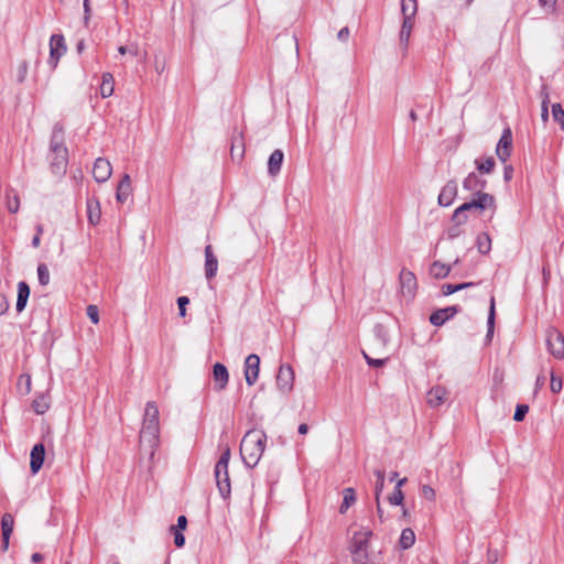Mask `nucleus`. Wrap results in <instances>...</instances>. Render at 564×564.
Here are the masks:
<instances>
[{
  "label": "nucleus",
  "mask_w": 564,
  "mask_h": 564,
  "mask_svg": "<svg viewBox=\"0 0 564 564\" xmlns=\"http://www.w3.org/2000/svg\"><path fill=\"white\" fill-rule=\"evenodd\" d=\"M187 525V519L185 516H180L177 518V524L174 525L177 530L183 531L186 529Z\"/></svg>",
  "instance_id": "obj_56"
},
{
  "label": "nucleus",
  "mask_w": 564,
  "mask_h": 564,
  "mask_svg": "<svg viewBox=\"0 0 564 564\" xmlns=\"http://www.w3.org/2000/svg\"><path fill=\"white\" fill-rule=\"evenodd\" d=\"M230 459V448L226 447L221 453L218 462L215 466V478L217 482L218 490L223 498H228L231 492L230 479L228 473V465Z\"/></svg>",
  "instance_id": "obj_6"
},
{
  "label": "nucleus",
  "mask_w": 564,
  "mask_h": 564,
  "mask_svg": "<svg viewBox=\"0 0 564 564\" xmlns=\"http://www.w3.org/2000/svg\"><path fill=\"white\" fill-rule=\"evenodd\" d=\"M171 531L174 534V543L177 547H182L185 544V536L182 531L177 530L174 525L171 527Z\"/></svg>",
  "instance_id": "obj_49"
},
{
  "label": "nucleus",
  "mask_w": 564,
  "mask_h": 564,
  "mask_svg": "<svg viewBox=\"0 0 564 564\" xmlns=\"http://www.w3.org/2000/svg\"><path fill=\"white\" fill-rule=\"evenodd\" d=\"M539 2L543 8L553 9L556 0H539Z\"/></svg>",
  "instance_id": "obj_59"
},
{
  "label": "nucleus",
  "mask_w": 564,
  "mask_h": 564,
  "mask_svg": "<svg viewBox=\"0 0 564 564\" xmlns=\"http://www.w3.org/2000/svg\"><path fill=\"white\" fill-rule=\"evenodd\" d=\"M421 495L430 501H433L435 499V490L429 485L422 486Z\"/></svg>",
  "instance_id": "obj_50"
},
{
  "label": "nucleus",
  "mask_w": 564,
  "mask_h": 564,
  "mask_svg": "<svg viewBox=\"0 0 564 564\" xmlns=\"http://www.w3.org/2000/svg\"><path fill=\"white\" fill-rule=\"evenodd\" d=\"M205 253V276L207 280H212L218 270V260L213 252L210 245H207L204 250Z\"/></svg>",
  "instance_id": "obj_17"
},
{
  "label": "nucleus",
  "mask_w": 564,
  "mask_h": 564,
  "mask_svg": "<svg viewBox=\"0 0 564 564\" xmlns=\"http://www.w3.org/2000/svg\"><path fill=\"white\" fill-rule=\"evenodd\" d=\"M230 153H231L232 159H236V158L241 159L245 153V142H243L242 131L238 130L237 128H235L234 132H232Z\"/></svg>",
  "instance_id": "obj_23"
},
{
  "label": "nucleus",
  "mask_w": 564,
  "mask_h": 564,
  "mask_svg": "<svg viewBox=\"0 0 564 564\" xmlns=\"http://www.w3.org/2000/svg\"><path fill=\"white\" fill-rule=\"evenodd\" d=\"M401 292L406 297H412L416 289V278L413 272L402 269L400 272Z\"/></svg>",
  "instance_id": "obj_12"
},
{
  "label": "nucleus",
  "mask_w": 564,
  "mask_h": 564,
  "mask_svg": "<svg viewBox=\"0 0 564 564\" xmlns=\"http://www.w3.org/2000/svg\"><path fill=\"white\" fill-rule=\"evenodd\" d=\"M476 169L481 174H490L494 171L495 167V160L492 156H489L485 160H475Z\"/></svg>",
  "instance_id": "obj_34"
},
{
  "label": "nucleus",
  "mask_w": 564,
  "mask_h": 564,
  "mask_svg": "<svg viewBox=\"0 0 564 564\" xmlns=\"http://www.w3.org/2000/svg\"><path fill=\"white\" fill-rule=\"evenodd\" d=\"M9 308V302L7 300V296L3 294H0V316L3 315Z\"/></svg>",
  "instance_id": "obj_55"
},
{
  "label": "nucleus",
  "mask_w": 564,
  "mask_h": 564,
  "mask_svg": "<svg viewBox=\"0 0 564 564\" xmlns=\"http://www.w3.org/2000/svg\"><path fill=\"white\" fill-rule=\"evenodd\" d=\"M546 378L542 375L538 376L535 381V390L541 389L545 383Z\"/></svg>",
  "instance_id": "obj_60"
},
{
  "label": "nucleus",
  "mask_w": 564,
  "mask_h": 564,
  "mask_svg": "<svg viewBox=\"0 0 564 564\" xmlns=\"http://www.w3.org/2000/svg\"><path fill=\"white\" fill-rule=\"evenodd\" d=\"M37 279L39 283L43 286L50 283V271L45 263H40L37 265Z\"/></svg>",
  "instance_id": "obj_40"
},
{
  "label": "nucleus",
  "mask_w": 564,
  "mask_h": 564,
  "mask_svg": "<svg viewBox=\"0 0 564 564\" xmlns=\"http://www.w3.org/2000/svg\"><path fill=\"white\" fill-rule=\"evenodd\" d=\"M189 303V299L187 296H180L177 299V305L180 310V315L185 316L186 308L185 306Z\"/></svg>",
  "instance_id": "obj_52"
},
{
  "label": "nucleus",
  "mask_w": 564,
  "mask_h": 564,
  "mask_svg": "<svg viewBox=\"0 0 564 564\" xmlns=\"http://www.w3.org/2000/svg\"><path fill=\"white\" fill-rule=\"evenodd\" d=\"M546 346L555 358L562 359L564 357V336L556 328L550 327L545 334Z\"/></svg>",
  "instance_id": "obj_7"
},
{
  "label": "nucleus",
  "mask_w": 564,
  "mask_h": 564,
  "mask_svg": "<svg viewBox=\"0 0 564 564\" xmlns=\"http://www.w3.org/2000/svg\"><path fill=\"white\" fill-rule=\"evenodd\" d=\"M459 310L460 308L457 305L440 308L430 315V323L434 326H442L446 321L454 317Z\"/></svg>",
  "instance_id": "obj_13"
},
{
  "label": "nucleus",
  "mask_w": 564,
  "mask_h": 564,
  "mask_svg": "<svg viewBox=\"0 0 564 564\" xmlns=\"http://www.w3.org/2000/svg\"><path fill=\"white\" fill-rule=\"evenodd\" d=\"M373 474L377 478L376 485H375V497H376V501H378L380 499V495L382 494L383 488H384V480H386L384 470L376 469L373 471Z\"/></svg>",
  "instance_id": "obj_37"
},
{
  "label": "nucleus",
  "mask_w": 564,
  "mask_h": 564,
  "mask_svg": "<svg viewBox=\"0 0 564 564\" xmlns=\"http://www.w3.org/2000/svg\"><path fill=\"white\" fill-rule=\"evenodd\" d=\"M529 412V406L527 404H518L513 414V420L516 422H521Z\"/></svg>",
  "instance_id": "obj_46"
},
{
  "label": "nucleus",
  "mask_w": 564,
  "mask_h": 564,
  "mask_svg": "<svg viewBox=\"0 0 564 564\" xmlns=\"http://www.w3.org/2000/svg\"><path fill=\"white\" fill-rule=\"evenodd\" d=\"M14 518L11 513H4L1 518V530H2V546L8 549L9 540L13 532Z\"/></svg>",
  "instance_id": "obj_24"
},
{
  "label": "nucleus",
  "mask_w": 564,
  "mask_h": 564,
  "mask_svg": "<svg viewBox=\"0 0 564 564\" xmlns=\"http://www.w3.org/2000/svg\"><path fill=\"white\" fill-rule=\"evenodd\" d=\"M543 91H544V94H543L544 96H543L542 105H541V118L544 122H546L549 119V93L546 91L545 87L543 88Z\"/></svg>",
  "instance_id": "obj_44"
},
{
  "label": "nucleus",
  "mask_w": 564,
  "mask_h": 564,
  "mask_svg": "<svg viewBox=\"0 0 564 564\" xmlns=\"http://www.w3.org/2000/svg\"><path fill=\"white\" fill-rule=\"evenodd\" d=\"M284 154L281 150H274L268 161V172L270 175H276L282 166Z\"/></svg>",
  "instance_id": "obj_26"
},
{
  "label": "nucleus",
  "mask_w": 564,
  "mask_h": 564,
  "mask_svg": "<svg viewBox=\"0 0 564 564\" xmlns=\"http://www.w3.org/2000/svg\"><path fill=\"white\" fill-rule=\"evenodd\" d=\"M23 381H26L25 392L29 393L31 390V377L29 375H21L19 378V383L21 384Z\"/></svg>",
  "instance_id": "obj_57"
},
{
  "label": "nucleus",
  "mask_w": 564,
  "mask_h": 564,
  "mask_svg": "<svg viewBox=\"0 0 564 564\" xmlns=\"http://www.w3.org/2000/svg\"><path fill=\"white\" fill-rule=\"evenodd\" d=\"M373 334H375L377 341L380 345L386 346L388 344V341H389L388 329L382 324H377L373 327Z\"/></svg>",
  "instance_id": "obj_38"
},
{
  "label": "nucleus",
  "mask_w": 564,
  "mask_h": 564,
  "mask_svg": "<svg viewBox=\"0 0 564 564\" xmlns=\"http://www.w3.org/2000/svg\"><path fill=\"white\" fill-rule=\"evenodd\" d=\"M414 542H415L414 531L410 528L403 529L401 532V535H400V540H399L400 547L402 550H408L414 544Z\"/></svg>",
  "instance_id": "obj_32"
},
{
  "label": "nucleus",
  "mask_w": 564,
  "mask_h": 564,
  "mask_svg": "<svg viewBox=\"0 0 564 564\" xmlns=\"http://www.w3.org/2000/svg\"><path fill=\"white\" fill-rule=\"evenodd\" d=\"M67 47L65 39L62 34H53L50 39V57L48 64L54 69L56 68L59 58L66 53Z\"/></svg>",
  "instance_id": "obj_8"
},
{
  "label": "nucleus",
  "mask_w": 564,
  "mask_h": 564,
  "mask_svg": "<svg viewBox=\"0 0 564 564\" xmlns=\"http://www.w3.org/2000/svg\"><path fill=\"white\" fill-rule=\"evenodd\" d=\"M112 169L107 159L98 158L93 167V175L96 182L104 183L109 180Z\"/></svg>",
  "instance_id": "obj_14"
},
{
  "label": "nucleus",
  "mask_w": 564,
  "mask_h": 564,
  "mask_svg": "<svg viewBox=\"0 0 564 564\" xmlns=\"http://www.w3.org/2000/svg\"><path fill=\"white\" fill-rule=\"evenodd\" d=\"M362 355H364L367 364L370 367H375V368L382 367L383 365H386V362L388 360V358H378V359L371 358L365 351H362Z\"/></svg>",
  "instance_id": "obj_48"
},
{
  "label": "nucleus",
  "mask_w": 564,
  "mask_h": 564,
  "mask_svg": "<svg viewBox=\"0 0 564 564\" xmlns=\"http://www.w3.org/2000/svg\"><path fill=\"white\" fill-rule=\"evenodd\" d=\"M267 443V434L262 430L248 431L240 443V455L245 465L253 468L263 455Z\"/></svg>",
  "instance_id": "obj_3"
},
{
  "label": "nucleus",
  "mask_w": 564,
  "mask_h": 564,
  "mask_svg": "<svg viewBox=\"0 0 564 564\" xmlns=\"http://www.w3.org/2000/svg\"><path fill=\"white\" fill-rule=\"evenodd\" d=\"M430 272L435 279H444L449 274L451 265L442 263L441 261H434Z\"/></svg>",
  "instance_id": "obj_29"
},
{
  "label": "nucleus",
  "mask_w": 564,
  "mask_h": 564,
  "mask_svg": "<svg viewBox=\"0 0 564 564\" xmlns=\"http://www.w3.org/2000/svg\"><path fill=\"white\" fill-rule=\"evenodd\" d=\"M512 132L510 128H506L497 143L496 153L501 162H506L511 154Z\"/></svg>",
  "instance_id": "obj_10"
},
{
  "label": "nucleus",
  "mask_w": 564,
  "mask_h": 564,
  "mask_svg": "<svg viewBox=\"0 0 564 564\" xmlns=\"http://www.w3.org/2000/svg\"><path fill=\"white\" fill-rule=\"evenodd\" d=\"M476 247L481 254H487L491 250V238L487 232H480L476 239Z\"/></svg>",
  "instance_id": "obj_31"
},
{
  "label": "nucleus",
  "mask_w": 564,
  "mask_h": 564,
  "mask_svg": "<svg viewBox=\"0 0 564 564\" xmlns=\"http://www.w3.org/2000/svg\"><path fill=\"white\" fill-rule=\"evenodd\" d=\"M475 285H476V283H474V282H465V283L456 284V288H457V292H458V291H462V290H465L467 288H471Z\"/></svg>",
  "instance_id": "obj_62"
},
{
  "label": "nucleus",
  "mask_w": 564,
  "mask_h": 564,
  "mask_svg": "<svg viewBox=\"0 0 564 564\" xmlns=\"http://www.w3.org/2000/svg\"><path fill=\"white\" fill-rule=\"evenodd\" d=\"M415 18L403 17L399 41L401 48L406 52L409 47L410 36L414 26Z\"/></svg>",
  "instance_id": "obj_19"
},
{
  "label": "nucleus",
  "mask_w": 564,
  "mask_h": 564,
  "mask_svg": "<svg viewBox=\"0 0 564 564\" xmlns=\"http://www.w3.org/2000/svg\"><path fill=\"white\" fill-rule=\"evenodd\" d=\"M32 408L35 413L44 414L50 408L47 398L45 395H39L33 400Z\"/></svg>",
  "instance_id": "obj_39"
},
{
  "label": "nucleus",
  "mask_w": 564,
  "mask_h": 564,
  "mask_svg": "<svg viewBox=\"0 0 564 564\" xmlns=\"http://www.w3.org/2000/svg\"><path fill=\"white\" fill-rule=\"evenodd\" d=\"M417 12L416 0H401L402 17L415 18Z\"/></svg>",
  "instance_id": "obj_35"
},
{
  "label": "nucleus",
  "mask_w": 564,
  "mask_h": 564,
  "mask_svg": "<svg viewBox=\"0 0 564 564\" xmlns=\"http://www.w3.org/2000/svg\"><path fill=\"white\" fill-rule=\"evenodd\" d=\"M83 7H84V22L85 24L87 25L88 22H89V19H90V12H91V9H90V0H84L83 2Z\"/></svg>",
  "instance_id": "obj_53"
},
{
  "label": "nucleus",
  "mask_w": 564,
  "mask_h": 564,
  "mask_svg": "<svg viewBox=\"0 0 564 564\" xmlns=\"http://www.w3.org/2000/svg\"><path fill=\"white\" fill-rule=\"evenodd\" d=\"M6 205L10 213L15 214L20 208V199L19 196L14 193V191L9 189L6 192Z\"/></svg>",
  "instance_id": "obj_33"
},
{
  "label": "nucleus",
  "mask_w": 564,
  "mask_h": 564,
  "mask_svg": "<svg viewBox=\"0 0 564 564\" xmlns=\"http://www.w3.org/2000/svg\"><path fill=\"white\" fill-rule=\"evenodd\" d=\"M475 285H476V283H474V282H465V283L456 284V288H457V292H458V291H462V290H465L467 288H471Z\"/></svg>",
  "instance_id": "obj_61"
},
{
  "label": "nucleus",
  "mask_w": 564,
  "mask_h": 564,
  "mask_svg": "<svg viewBox=\"0 0 564 564\" xmlns=\"http://www.w3.org/2000/svg\"><path fill=\"white\" fill-rule=\"evenodd\" d=\"M495 316H496V311H495V299L491 297L490 300V306H489V313H488V319H487V334H486V339L487 340H490L494 336V329H495Z\"/></svg>",
  "instance_id": "obj_36"
},
{
  "label": "nucleus",
  "mask_w": 564,
  "mask_h": 564,
  "mask_svg": "<svg viewBox=\"0 0 564 564\" xmlns=\"http://www.w3.org/2000/svg\"><path fill=\"white\" fill-rule=\"evenodd\" d=\"M86 312H87V316L89 317L91 323H94V324L99 323V310H98L97 305H94V304L88 305Z\"/></svg>",
  "instance_id": "obj_47"
},
{
  "label": "nucleus",
  "mask_w": 564,
  "mask_h": 564,
  "mask_svg": "<svg viewBox=\"0 0 564 564\" xmlns=\"http://www.w3.org/2000/svg\"><path fill=\"white\" fill-rule=\"evenodd\" d=\"M294 372L290 365H281L276 375V384L282 392H289L293 388Z\"/></svg>",
  "instance_id": "obj_11"
},
{
  "label": "nucleus",
  "mask_w": 564,
  "mask_h": 564,
  "mask_svg": "<svg viewBox=\"0 0 564 564\" xmlns=\"http://www.w3.org/2000/svg\"><path fill=\"white\" fill-rule=\"evenodd\" d=\"M31 561L34 564H39L43 561V555L41 553H33L31 556Z\"/></svg>",
  "instance_id": "obj_63"
},
{
  "label": "nucleus",
  "mask_w": 564,
  "mask_h": 564,
  "mask_svg": "<svg viewBox=\"0 0 564 564\" xmlns=\"http://www.w3.org/2000/svg\"><path fill=\"white\" fill-rule=\"evenodd\" d=\"M390 505L400 506L404 500V495L401 489L394 488L393 492L388 498Z\"/></svg>",
  "instance_id": "obj_43"
},
{
  "label": "nucleus",
  "mask_w": 564,
  "mask_h": 564,
  "mask_svg": "<svg viewBox=\"0 0 564 564\" xmlns=\"http://www.w3.org/2000/svg\"><path fill=\"white\" fill-rule=\"evenodd\" d=\"M487 208H496L495 197L488 193H477L475 197L457 207L453 214V220L464 224L467 220L466 212L477 209L482 212Z\"/></svg>",
  "instance_id": "obj_5"
},
{
  "label": "nucleus",
  "mask_w": 564,
  "mask_h": 564,
  "mask_svg": "<svg viewBox=\"0 0 564 564\" xmlns=\"http://www.w3.org/2000/svg\"><path fill=\"white\" fill-rule=\"evenodd\" d=\"M457 195V183L455 181L447 182L438 195V204L448 207Z\"/></svg>",
  "instance_id": "obj_18"
},
{
  "label": "nucleus",
  "mask_w": 564,
  "mask_h": 564,
  "mask_svg": "<svg viewBox=\"0 0 564 564\" xmlns=\"http://www.w3.org/2000/svg\"><path fill=\"white\" fill-rule=\"evenodd\" d=\"M356 501V492L351 487L343 490V502L339 507V513L344 514Z\"/></svg>",
  "instance_id": "obj_28"
},
{
  "label": "nucleus",
  "mask_w": 564,
  "mask_h": 564,
  "mask_svg": "<svg viewBox=\"0 0 564 564\" xmlns=\"http://www.w3.org/2000/svg\"><path fill=\"white\" fill-rule=\"evenodd\" d=\"M213 378L215 380L216 390H224L227 387L229 380L227 368L223 364L216 362L213 367Z\"/></svg>",
  "instance_id": "obj_20"
},
{
  "label": "nucleus",
  "mask_w": 564,
  "mask_h": 564,
  "mask_svg": "<svg viewBox=\"0 0 564 564\" xmlns=\"http://www.w3.org/2000/svg\"><path fill=\"white\" fill-rule=\"evenodd\" d=\"M297 432L301 435H305L308 432V425L305 424V423L300 424L299 429H297Z\"/></svg>",
  "instance_id": "obj_64"
},
{
  "label": "nucleus",
  "mask_w": 564,
  "mask_h": 564,
  "mask_svg": "<svg viewBox=\"0 0 564 564\" xmlns=\"http://www.w3.org/2000/svg\"><path fill=\"white\" fill-rule=\"evenodd\" d=\"M462 224H458V221H456V225L452 226L448 228L447 230V238L453 240L455 238H457L460 234H462V230H460V226Z\"/></svg>",
  "instance_id": "obj_51"
},
{
  "label": "nucleus",
  "mask_w": 564,
  "mask_h": 564,
  "mask_svg": "<svg viewBox=\"0 0 564 564\" xmlns=\"http://www.w3.org/2000/svg\"><path fill=\"white\" fill-rule=\"evenodd\" d=\"M349 36V29L347 26L339 30L337 37L340 41H346Z\"/></svg>",
  "instance_id": "obj_58"
},
{
  "label": "nucleus",
  "mask_w": 564,
  "mask_h": 564,
  "mask_svg": "<svg viewBox=\"0 0 564 564\" xmlns=\"http://www.w3.org/2000/svg\"><path fill=\"white\" fill-rule=\"evenodd\" d=\"M260 358L257 354H250L245 360V378L248 386H253L259 377Z\"/></svg>",
  "instance_id": "obj_9"
},
{
  "label": "nucleus",
  "mask_w": 564,
  "mask_h": 564,
  "mask_svg": "<svg viewBox=\"0 0 564 564\" xmlns=\"http://www.w3.org/2000/svg\"><path fill=\"white\" fill-rule=\"evenodd\" d=\"M552 116L554 121L558 122L561 129L564 131V110L561 104L556 102L552 105Z\"/></svg>",
  "instance_id": "obj_41"
},
{
  "label": "nucleus",
  "mask_w": 564,
  "mask_h": 564,
  "mask_svg": "<svg viewBox=\"0 0 564 564\" xmlns=\"http://www.w3.org/2000/svg\"><path fill=\"white\" fill-rule=\"evenodd\" d=\"M131 194V180L128 174H124L117 187V200L120 203L127 202Z\"/></svg>",
  "instance_id": "obj_27"
},
{
  "label": "nucleus",
  "mask_w": 564,
  "mask_h": 564,
  "mask_svg": "<svg viewBox=\"0 0 564 564\" xmlns=\"http://www.w3.org/2000/svg\"><path fill=\"white\" fill-rule=\"evenodd\" d=\"M45 458V447L42 443H37L33 446L30 454V468L32 474L39 473L42 468Z\"/></svg>",
  "instance_id": "obj_16"
},
{
  "label": "nucleus",
  "mask_w": 564,
  "mask_h": 564,
  "mask_svg": "<svg viewBox=\"0 0 564 564\" xmlns=\"http://www.w3.org/2000/svg\"><path fill=\"white\" fill-rule=\"evenodd\" d=\"M47 160L51 172L61 177L65 175L68 165V149L64 142V130L62 124L56 123L53 127Z\"/></svg>",
  "instance_id": "obj_2"
},
{
  "label": "nucleus",
  "mask_w": 564,
  "mask_h": 564,
  "mask_svg": "<svg viewBox=\"0 0 564 564\" xmlns=\"http://www.w3.org/2000/svg\"><path fill=\"white\" fill-rule=\"evenodd\" d=\"M28 70H29V64L26 61H22L20 62V64L18 65V68H17V82L18 83H23L25 80V77L28 75Z\"/></svg>",
  "instance_id": "obj_42"
},
{
  "label": "nucleus",
  "mask_w": 564,
  "mask_h": 564,
  "mask_svg": "<svg viewBox=\"0 0 564 564\" xmlns=\"http://www.w3.org/2000/svg\"><path fill=\"white\" fill-rule=\"evenodd\" d=\"M446 397V389L441 386H435L429 390L426 394V402L431 408H438L445 402Z\"/></svg>",
  "instance_id": "obj_21"
},
{
  "label": "nucleus",
  "mask_w": 564,
  "mask_h": 564,
  "mask_svg": "<svg viewBox=\"0 0 564 564\" xmlns=\"http://www.w3.org/2000/svg\"><path fill=\"white\" fill-rule=\"evenodd\" d=\"M373 532L370 528H361L354 532L349 551L355 564H368V547Z\"/></svg>",
  "instance_id": "obj_4"
},
{
  "label": "nucleus",
  "mask_w": 564,
  "mask_h": 564,
  "mask_svg": "<svg viewBox=\"0 0 564 564\" xmlns=\"http://www.w3.org/2000/svg\"><path fill=\"white\" fill-rule=\"evenodd\" d=\"M139 442L141 451L152 460L160 444V412L154 401L145 404Z\"/></svg>",
  "instance_id": "obj_1"
},
{
  "label": "nucleus",
  "mask_w": 564,
  "mask_h": 564,
  "mask_svg": "<svg viewBox=\"0 0 564 564\" xmlns=\"http://www.w3.org/2000/svg\"><path fill=\"white\" fill-rule=\"evenodd\" d=\"M86 209L88 223L93 226L98 225L101 218V208L99 200L95 197L87 198Z\"/></svg>",
  "instance_id": "obj_22"
},
{
  "label": "nucleus",
  "mask_w": 564,
  "mask_h": 564,
  "mask_svg": "<svg viewBox=\"0 0 564 564\" xmlns=\"http://www.w3.org/2000/svg\"><path fill=\"white\" fill-rule=\"evenodd\" d=\"M113 94V77L110 73L102 74V82L100 85V95L102 98H108Z\"/></svg>",
  "instance_id": "obj_30"
},
{
  "label": "nucleus",
  "mask_w": 564,
  "mask_h": 564,
  "mask_svg": "<svg viewBox=\"0 0 564 564\" xmlns=\"http://www.w3.org/2000/svg\"><path fill=\"white\" fill-rule=\"evenodd\" d=\"M563 388V380L560 377H556L554 372H551V382H550V389L553 393L561 392Z\"/></svg>",
  "instance_id": "obj_45"
},
{
  "label": "nucleus",
  "mask_w": 564,
  "mask_h": 564,
  "mask_svg": "<svg viewBox=\"0 0 564 564\" xmlns=\"http://www.w3.org/2000/svg\"><path fill=\"white\" fill-rule=\"evenodd\" d=\"M487 186V181L480 177L476 172L469 173L463 181V187L466 191L477 193H485L484 188Z\"/></svg>",
  "instance_id": "obj_15"
},
{
  "label": "nucleus",
  "mask_w": 564,
  "mask_h": 564,
  "mask_svg": "<svg viewBox=\"0 0 564 564\" xmlns=\"http://www.w3.org/2000/svg\"><path fill=\"white\" fill-rule=\"evenodd\" d=\"M29 296H30L29 284L25 281H20L18 283V299H17V304H15V308L19 313L25 308Z\"/></svg>",
  "instance_id": "obj_25"
},
{
  "label": "nucleus",
  "mask_w": 564,
  "mask_h": 564,
  "mask_svg": "<svg viewBox=\"0 0 564 564\" xmlns=\"http://www.w3.org/2000/svg\"><path fill=\"white\" fill-rule=\"evenodd\" d=\"M457 292L456 284H444L442 285V293L444 295H451L453 293Z\"/></svg>",
  "instance_id": "obj_54"
}]
</instances>
